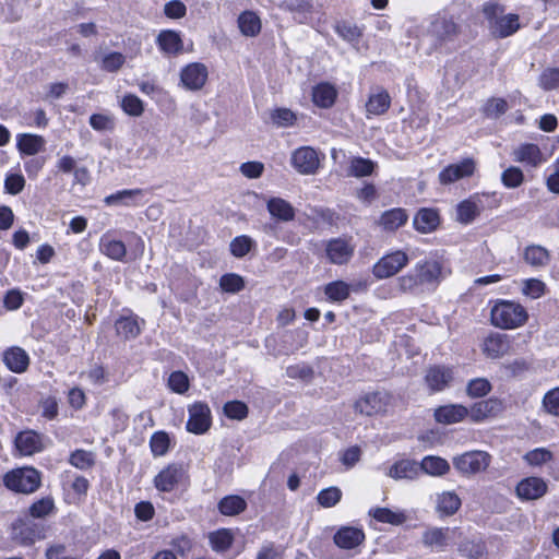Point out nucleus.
Instances as JSON below:
<instances>
[{
	"label": "nucleus",
	"mask_w": 559,
	"mask_h": 559,
	"mask_svg": "<svg viewBox=\"0 0 559 559\" xmlns=\"http://www.w3.org/2000/svg\"><path fill=\"white\" fill-rule=\"evenodd\" d=\"M391 105V97L389 93L379 88L377 92L370 94L368 102L366 104L367 117L369 116H380L388 111Z\"/></svg>",
	"instance_id": "c756f323"
},
{
	"label": "nucleus",
	"mask_w": 559,
	"mask_h": 559,
	"mask_svg": "<svg viewBox=\"0 0 559 559\" xmlns=\"http://www.w3.org/2000/svg\"><path fill=\"white\" fill-rule=\"evenodd\" d=\"M189 419L187 421V430L194 435L205 433L212 423L211 409L207 404L197 402L189 406Z\"/></svg>",
	"instance_id": "9b49d317"
},
{
	"label": "nucleus",
	"mask_w": 559,
	"mask_h": 559,
	"mask_svg": "<svg viewBox=\"0 0 559 559\" xmlns=\"http://www.w3.org/2000/svg\"><path fill=\"white\" fill-rule=\"evenodd\" d=\"M369 515L381 523L391 525H402L406 522L407 515L402 510H391L389 508H373L370 509Z\"/></svg>",
	"instance_id": "c9c22d12"
},
{
	"label": "nucleus",
	"mask_w": 559,
	"mask_h": 559,
	"mask_svg": "<svg viewBox=\"0 0 559 559\" xmlns=\"http://www.w3.org/2000/svg\"><path fill=\"white\" fill-rule=\"evenodd\" d=\"M115 326L118 336L124 340L136 337L141 331L140 319L135 316L121 317L116 321Z\"/></svg>",
	"instance_id": "e433bc0d"
},
{
	"label": "nucleus",
	"mask_w": 559,
	"mask_h": 559,
	"mask_svg": "<svg viewBox=\"0 0 559 559\" xmlns=\"http://www.w3.org/2000/svg\"><path fill=\"white\" fill-rule=\"evenodd\" d=\"M254 245V240L249 236H238L231 240L230 251L236 258H242L250 252Z\"/></svg>",
	"instance_id": "6e6d98bb"
},
{
	"label": "nucleus",
	"mask_w": 559,
	"mask_h": 559,
	"mask_svg": "<svg viewBox=\"0 0 559 559\" xmlns=\"http://www.w3.org/2000/svg\"><path fill=\"white\" fill-rule=\"evenodd\" d=\"M374 163L371 159L364 157H354L349 162L348 176L361 178L372 174Z\"/></svg>",
	"instance_id": "a18cd8bd"
},
{
	"label": "nucleus",
	"mask_w": 559,
	"mask_h": 559,
	"mask_svg": "<svg viewBox=\"0 0 559 559\" xmlns=\"http://www.w3.org/2000/svg\"><path fill=\"white\" fill-rule=\"evenodd\" d=\"M209 71L205 64L193 62L180 71V82L188 91H200L206 83Z\"/></svg>",
	"instance_id": "f8f14e48"
},
{
	"label": "nucleus",
	"mask_w": 559,
	"mask_h": 559,
	"mask_svg": "<svg viewBox=\"0 0 559 559\" xmlns=\"http://www.w3.org/2000/svg\"><path fill=\"white\" fill-rule=\"evenodd\" d=\"M99 250L103 254L115 261H122L127 254L126 245L121 240L111 238L108 234L102 236Z\"/></svg>",
	"instance_id": "2f4dec72"
},
{
	"label": "nucleus",
	"mask_w": 559,
	"mask_h": 559,
	"mask_svg": "<svg viewBox=\"0 0 559 559\" xmlns=\"http://www.w3.org/2000/svg\"><path fill=\"white\" fill-rule=\"evenodd\" d=\"M548 258L547 250L540 246H530L524 251V260L533 266L545 265Z\"/></svg>",
	"instance_id": "3c124183"
},
{
	"label": "nucleus",
	"mask_w": 559,
	"mask_h": 559,
	"mask_svg": "<svg viewBox=\"0 0 559 559\" xmlns=\"http://www.w3.org/2000/svg\"><path fill=\"white\" fill-rule=\"evenodd\" d=\"M461 504V498L454 491H442L436 497V511L440 516L455 514Z\"/></svg>",
	"instance_id": "c85d7f7f"
},
{
	"label": "nucleus",
	"mask_w": 559,
	"mask_h": 559,
	"mask_svg": "<svg viewBox=\"0 0 559 559\" xmlns=\"http://www.w3.org/2000/svg\"><path fill=\"white\" fill-rule=\"evenodd\" d=\"M210 544L215 551H225L233 544V534L229 530L223 528L216 532H212L209 535Z\"/></svg>",
	"instance_id": "de8ad7c7"
},
{
	"label": "nucleus",
	"mask_w": 559,
	"mask_h": 559,
	"mask_svg": "<svg viewBox=\"0 0 559 559\" xmlns=\"http://www.w3.org/2000/svg\"><path fill=\"white\" fill-rule=\"evenodd\" d=\"M219 287L225 293L236 294L245 287V282L240 275L227 273L219 278Z\"/></svg>",
	"instance_id": "5fc2aeb1"
},
{
	"label": "nucleus",
	"mask_w": 559,
	"mask_h": 559,
	"mask_svg": "<svg viewBox=\"0 0 559 559\" xmlns=\"http://www.w3.org/2000/svg\"><path fill=\"white\" fill-rule=\"evenodd\" d=\"M539 86L545 91L559 87V68H546L539 75Z\"/></svg>",
	"instance_id": "13d9d810"
},
{
	"label": "nucleus",
	"mask_w": 559,
	"mask_h": 559,
	"mask_svg": "<svg viewBox=\"0 0 559 559\" xmlns=\"http://www.w3.org/2000/svg\"><path fill=\"white\" fill-rule=\"evenodd\" d=\"M475 171V162L472 158H465L460 163L447 166L439 174V181L442 185H450L460 179L471 177Z\"/></svg>",
	"instance_id": "2eb2a0df"
},
{
	"label": "nucleus",
	"mask_w": 559,
	"mask_h": 559,
	"mask_svg": "<svg viewBox=\"0 0 559 559\" xmlns=\"http://www.w3.org/2000/svg\"><path fill=\"white\" fill-rule=\"evenodd\" d=\"M484 203L478 194L460 202L456 207V219L462 224L472 223L483 211Z\"/></svg>",
	"instance_id": "5701e85b"
},
{
	"label": "nucleus",
	"mask_w": 559,
	"mask_h": 559,
	"mask_svg": "<svg viewBox=\"0 0 559 559\" xmlns=\"http://www.w3.org/2000/svg\"><path fill=\"white\" fill-rule=\"evenodd\" d=\"M337 97V91L334 85L330 83H320L312 90V100L321 108H330L334 105Z\"/></svg>",
	"instance_id": "7c9ffc66"
},
{
	"label": "nucleus",
	"mask_w": 559,
	"mask_h": 559,
	"mask_svg": "<svg viewBox=\"0 0 559 559\" xmlns=\"http://www.w3.org/2000/svg\"><path fill=\"white\" fill-rule=\"evenodd\" d=\"M459 550L468 559H484L487 554L486 545L481 540H467L460 546Z\"/></svg>",
	"instance_id": "09e8293b"
},
{
	"label": "nucleus",
	"mask_w": 559,
	"mask_h": 559,
	"mask_svg": "<svg viewBox=\"0 0 559 559\" xmlns=\"http://www.w3.org/2000/svg\"><path fill=\"white\" fill-rule=\"evenodd\" d=\"M509 346V336L501 332H491L484 341V349H507Z\"/></svg>",
	"instance_id": "0e129e2a"
},
{
	"label": "nucleus",
	"mask_w": 559,
	"mask_h": 559,
	"mask_svg": "<svg viewBox=\"0 0 559 559\" xmlns=\"http://www.w3.org/2000/svg\"><path fill=\"white\" fill-rule=\"evenodd\" d=\"M501 408V401L491 397L474 403L471 409H468V416L473 423H483L489 417L496 416Z\"/></svg>",
	"instance_id": "aec40b11"
},
{
	"label": "nucleus",
	"mask_w": 559,
	"mask_h": 559,
	"mask_svg": "<svg viewBox=\"0 0 559 559\" xmlns=\"http://www.w3.org/2000/svg\"><path fill=\"white\" fill-rule=\"evenodd\" d=\"M436 421L443 425L461 423L468 416V408L461 404H449L435 409Z\"/></svg>",
	"instance_id": "b1692460"
},
{
	"label": "nucleus",
	"mask_w": 559,
	"mask_h": 559,
	"mask_svg": "<svg viewBox=\"0 0 559 559\" xmlns=\"http://www.w3.org/2000/svg\"><path fill=\"white\" fill-rule=\"evenodd\" d=\"M543 407L548 414L559 416V388L551 389L544 395Z\"/></svg>",
	"instance_id": "774afa93"
},
{
	"label": "nucleus",
	"mask_w": 559,
	"mask_h": 559,
	"mask_svg": "<svg viewBox=\"0 0 559 559\" xmlns=\"http://www.w3.org/2000/svg\"><path fill=\"white\" fill-rule=\"evenodd\" d=\"M453 380V369L444 366L430 367L425 376V381L432 392L443 391Z\"/></svg>",
	"instance_id": "a211bd4d"
},
{
	"label": "nucleus",
	"mask_w": 559,
	"mask_h": 559,
	"mask_svg": "<svg viewBox=\"0 0 559 559\" xmlns=\"http://www.w3.org/2000/svg\"><path fill=\"white\" fill-rule=\"evenodd\" d=\"M546 292V284L537 278H527L523 281L522 294L532 298H540Z\"/></svg>",
	"instance_id": "bf43d9fd"
},
{
	"label": "nucleus",
	"mask_w": 559,
	"mask_h": 559,
	"mask_svg": "<svg viewBox=\"0 0 559 559\" xmlns=\"http://www.w3.org/2000/svg\"><path fill=\"white\" fill-rule=\"evenodd\" d=\"M126 61V57L120 52H109L102 58L100 68L107 72L118 71Z\"/></svg>",
	"instance_id": "69168bd1"
},
{
	"label": "nucleus",
	"mask_w": 559,
	"mask_h": 559,
	"mask_svg": "<svg viewBox=\"0 0 559 559\" xmlns=\"http://www.w3.org/2000/svg\"><path fill=\"white\" fill-rule=\"evenodd\" d=\"M513 158L515 162L534 168L539 167L547 160V157L542 153L540 148L533 143H524L519 145L513 151Z\"/></svg>",
	"instance_id": "6ab92c4d"
},
{
	"label": "nucleus",
	"mask_w": 559,
	"mask_h": 559,
	"mask_svg": "<svg viewBox=\"0 0 559 559\" xmlns=\"http://www.w3.org/2000/svg\"><path fill=\"white\" fill-rule=\"evenodd\" d=\"M122 110L132 117H139L144 111V104L143 102L133 94H127L122 97L120 102Z\"/></svg>",
	"instance_id": "603ef678"
},
{
	"label": "nucleus",
	"mask_w": 559,
	"mask_h": 559,
	"mask_svg": "<svg viewBox=\"0 0 559 559\" xmlns=\"http://www.w3.org/2000/svg\"><path fill=\"white\" fill-rule=\"evenodd\" d=\"M187 478V471L181 464H169L155 476L154 485L157 490L169 492L185 484Z\"/></svg>",
	"instance_id": "1a4fd4ad"
},
{
	"label": "nucleus",
	"mask_w": 559,
	"mask_h": 559,
	"mask_svg": "<svg viewBox=\"0 0 559 559\" xmlns=\"http://www.w3.org/2000/svg\"><path fill=\"white\" fill-rule=\"evenodd\" d=\"M459 32V26L452 17L436 15L431 19L425 33L420 38V45L427 48L428 52L438 49L443 44L453 40Z\"/></svg>",
	"instance_id": "f257e3e1"
},
{
	"label": "nucleus",
	"mask_w": 559,
	"mask_h": 559,
	"mask_svg": "<svg viewBox=\"0 0 559 559\" xmlns=\"http://www.w3.org/2000/svg\"><path fill=\"white\" fill-rule=\"evenodd\" d=\"M151 450L154 456H163L169 449V437L164 431L153 433L150 440Z\"/></svg>",
	"instance_id": "4d7b16f0"
},
{
	"label": "nucleus",
	"mask_w": 559,
	"mask_h": 559,
	"mask_svg": "<svg viewBox=\"0 0 559 559\" xmlns=\"http://www.w3.org/2000/svg\"><path fill=\"white\" fill-rule=\"evenodd\" d=\"M334 543L342 549H353L365 540V533L357 527H341L334 535Z\"/></svg>",
	"instance_id": "a878e982"
},
{
	"label": "nucleus",
	"mask_w": 559,
	"mask_h": 559,
	"mask_svg": "<svg viewBox=\"0 0 559 559\" xmlns=\"http://www.w3.org/2000/svg\"><path fill=\"white\" fill-rule=\"evenodd\" d=\"M419 474V463L409 459L397 460L385 472V475L394 480H414Z\"/></svg>",
	"instance_id": "f3484780"
},
{
	"label": "nucleus",
	"mask_w": 559,
	"mask_h": 559,
	"mask_svg": "<svg viewBox=\"0 0 559 559\" xmlns=\"http://www.w3.org/2000/svg\"><path fill=\"white\" fill-rule=\"evenodd\" d=\"M420 472L431 476H443L450 471V464L440 456L428 455L419 463Z\"/></svg>",
	"instance_id": "4c0bfd02"
},
{
	"label": "nucleus",
	"mask_w": 559,
	"mask_h": 559,
	"mask_svg": "<svg viewBox=\"0 0 559 559\" xmlns=\"http://www.w3.org/2000/svg\"><path fill=\"white\" fill-rule=\"evenodd\" d=\"M515 491L521 500H537L547 492V484L540 477L531 476L522 479Z\"/></svg>",
	"instance_id": "dca6fc26"
},
{
	"label": "nucleus",
	"mask_w": 559,
	"mask_h": 559,
	"mask_svg": "<svg viewBox=\"0 0 559 559\" xmlns=\"http://www.w3.org/2000/svg\"><path fill=\"white\" fill-rule=\"evenodd\" d=\"M143 195L144 191L142 189H124L107 195L104 202L109 206H134L140 204Z\"/></svg>",
	"instance_id": "cd10ccee"
},
{
	"label": "nucleus",
	"mask_w": 559,
	"mask_h": 559,
	"mask_svg": "<svg viewBox=\"0 0 559 559\" xmlns=\"http://www.w3.org/2000/svg\"><path fill=\"white\" fill-rule=\"evenodd\" d=\"M46 147L44 136L34 133H19L16 135V148L21 155L34 156Z\"/></svg>",
	"instance_id": "393cba45"
},
{
	"label": "nucleus",
	"mask_w": 559,
	"mask_h": 559,
	"mask_svg": "<svg viewBox=\"0 0 559 559\" xmlns=\"http://www.w3.org/2000/svg\"><path fill=\"white\" fill-rule=\"evenodd\" d=\"M159 49L167 55H177L182 50V40L175 31H163L157 36Z\"/></svg>",
	"instance_id": "f704fd0d"
},
{
	"label": "nucleus",
	"mask_w": 559,
	"mask_h": 559,
	"mask_svg": "<svg viewBox=\"0 0 559 559\" xmlns=\"http://www.w3.org/2000/svg\"><path fill=\"white\" fill-rule=\"evenodd\" d=\"M526 464L534 467L543 466L554 460V453L547 448H536L523 455Z\"/></svg>",
	"instance_id": "49530a36"
},
{
	"label": "nucleus",
	"mask_w": 559,
	"mask_h": 559,
	"mask_svg": "<svg viewBox=\"0 0 559 559\" xmlns=\"http://www.w3.org/2000/svg\"><path fill=\"white\" fill-rule=\"evenodd\" d=\"M491 463V455L485 451H467L453 457L454 468L465 477L485 472Z\"/></svg>",
	"instance_id": "39448f33"
},
{
	"label": "nucleus",
	"mask_w": 559,
	"mask_h": 559,
	"mask_svg": "<svg viewBox=\"0 0 559 559\" xmlns=\"http://www.w3.org/2000/svg\"><path fill=\"white\" fill-rule=\"evenodd\" d=\"M501 180L507 188L514 189L522 185L524 175L519 167L511 166L502 173Z\"/></svg>",
	"instance_id": "052dcab7"
},
{
	"label": "nucleus",
	"mask_w": 559,
	"mask_h": 559,
	"mask_svg": "<svg viewBox=\"0 0 559 559\" xmlns=\"http://www.w3.org/2000/svg\"><path fill=\"white\" fill-rule=\"evenodd\" d=\"M238 26L243 35L255 36L261 29V22L255 13L246 11L239 15Z\"/></svg>",
	"instance_id": "a19ab883"
},
{
	"label": "nucleus",
	"mask_w": 559,
	"mask_h": 559,
	"mask_svg": "<svg viewBox=\"0 0 559 559\" xmlns=\"http://www.w3.org/2000/svg\"><path fill=\"white\" fill-rule=\"evenodd\" d=\"M455 533L451 527H428L421 535V543L432 551L442 552L454 543Z\"/></svg>",
	"instance_id": "6e6552de"
},
{
	"label": "nucleus",
	"mask_w": 559,
	"mask_h": 559,
	"mask_svg": "<svg viewBox=\"0 0 559 559\" xmlns=\"http://www.w3.org/2000/svg\"><path fill=\"white\" fill-rule=\"evenodd\" d=\"M508 109V104L503 98H490L483 107V112L489 118H498Z\"/></svg>",
	"instance_id": "e2e57ef3"
},
{
	"label": "nucleus",
	"mask_w": 559,
	"mask_h": 559,
	"mask_svg": "<svg viewBox=\"0 0 559 559\" xmlns=\"http://www.w3.org/2000/svg\"><path fill=\"white\" fill-rule=\"evenodd\" d=\"M354 249L348 240L337 238L328 242L325 251L331 263L344 264L350 260Z\"/></svg>",
	"instance_id": "412c9836"
},
{
	"label": "nucleus",
	"mask_w": 559,
	"mask_h": 559,
	"mask_svg": "<svg viewBox=\"0 0 559 559\" xmlns=\"http://www.w3.org/2000/svg\"><path fill=\"white\" fill-rule=\"evenodd\" d=\"M341 499L342 490L335 486L320 490L317 496V501L322 508H332L336 506Z\"/></svg>",
	"instance_id": "8fccbe9b"
},
{
	"label": "nucleus",
	"mask_w": 559,
	"mask_h": 559,
	"mask_svg": "<svg viewBox=\"0 0 559 559\" xmlns=\"http://www.w3.org/2000/svg\"><path fill=\"white\" fill-rule=\"evenodd\" d=\"M399 287L405 293H418L426 288L419 274L413 267L407 274L397 278Z\"/></svg>",
	"instance_id": "37998d69"
},
{
	"label": "nucleus",
	"mask_w": 559,
	"mask_h": 559,
	"mask_svg": "<svg viewBox=\"0 0 559 559\" xmlns=\"http://www.w3.org/2000/svg\"><path fill=\"white\" fill-rule=\"evenodd\" d=\"M439 224V212L435 209H420L413 219L414 228L421 234L432 233Z\"/></svg>",
	"instance_id": "bb28decb"
},
{
	"label": "nucleus",
	"mask_w": 559,
	"mask_h": 559,
	"mask_svg": "<svg viewBox=\"0 0 559 559\" xmlns=\"http://www.w3.org/2000/svg\"><path fill=\"white\" fill-rule=\"evenodd\" d=\"M414 267L426 288H435L442 278V263L435 257L417 262Z\"/></svg>",
	"instance_id": "ddd939ff"
},
{
	"label": "nucleus",
	"mask_w": 559,
	"mask_h": 559,
	"mask_svg": "<svg viewBox=\"0 0 559 559\" xmlns=\"http://www.w3.org/2000/svg\"><path fill=\"white\" fill-rule=\"evenodd\" d=\"M292 166L301 175H313L320 167L317 151L311 146H301L292 153Z\"/></svg>",
	"instance_id": "9d476101"
},
{
	"label": "nucleus",
	"mask_w": 559,
	"mask_h": 559,
	"mask_svg": "<svg viewBox=\"0 0 559 559\" xmlns=\"http://www.w3.org/2000/svg\"><path fill=\"white\" fill-rule=\"evenodd\" d=\"M324 294L332 301H343L350 294V285L344 281H335L325 285Z\"/></svg>",
	"instance_id": "c03bdc74"
},
{
	"label": "nucleus",
	"mask_w": 559,
	"mask_h": 559,
	"mask_svg": "<svg viewBox=\"0 0 559 559\" xmlns=\"http://www.w3.org/2000/svg\"><path fill=\"white\" fill-rule=\"evenodd\" d=\"M25 187V178L22 174H8L4 179V191L9 194L16 195L23 191Z\"/></svg>",
	"instance_id": "338daca9"
},
{
	"label": "nucleus",
	"mask_w": 559,
	"mask_h": 559,
	"mask_svg": "<svg viewBox=\"0 0 559 559\" xmlns=\"http://www.w3.org/2000/svg\"><path fill=\"white\" fill-rule=\"evenodd\" d=\"M408 215L403 209L385 211L379 221L380 226L386 231H394L406 224Z\"/></svg>",
	"instance_id": "72a5a7b5"
},
{
	"label": "nucleus",
	"mask_w": 559,
	"mask_h": 559,
	"mask_svg": "<svg viewBox=\"0 0 559 559\" xmlns=\"http://www.w3.org/2000/svg\"><path fill=\"white\" fill-rule=\"evenodd\" d=\"M14 443L19 453L24 456L33 455L44 449L41 437L33 430L21 431L15 437Z\"/></svg>",
	"instance_id": "4be33fe9"
},
{
	"label": "nucleus",
	"mask_w": 559,
	"mask_h": 559,
	"mask_svg": "<svg viewBox=\"0 0 559 559\" xmlns=\"http://www.w3.org/2000/svg\"><path fill=\"white\" fill-rule=\"evenodd\" d=\"M490 319L495 326L511 330L524 325L528 313L521 304L501 299L492 306Z\"/></svg>",
	"instance_id": "f03ea898"
},
{
	"label": "nucleus",
	"mask_w": 559,
	"mask_h": 559,
	"mask_svg": "<svg viewBox=\"0 0 559 559\" xmlns=\"http://www.w3.org/2000/svg\"><path fill=\"white\" fill-rule=\"evenodd\" d=\"M392 400V395L384 391L368 393L356 401L355 409L367 416L382 414L391 406Z\"/></svg>",
	"instance_id": "423d86ee"
},
{
	"label": "nucleus",
	"mask_w": 559,
	"mask_h": 559,
	"mask_svg": "<svg viewBox=\"0 0 559 559\" xmlns=\"http://www.w3.org/2000/svg\"><path fill=\"white\" fill-rule=\"evenodd\" d=\"M483 12L489 21L492 34L497 37L511 36L520 28L519 15L511 13L503 15L504 9L498 3H485Z\"/></svg>",
	"instance_id": "7ed1b4c3"
},
{
	"label": "nucleus",
	"mask_w": 559,
	"mask_h": 559,
	"mask_svg": "<svg viewBox=\"0 0 559 559\" xmlns=\"http://www.w3.org/2000/svg\"><path fill=\"white\" fill-rule=\"evenodd\" d=\"M266 207L272 217L283 222H290L295 217V209L293 205L282 198H271Z\"/></svg>",
	"instance_id": "473e14b6"
},
{
	"label": "nucleus",
	"mask_w": 559,
	"mask_h": 559,
	"mask_svg": "<svg viewBox=\"0 0 559 559\" xmlns=\"http://www.w3.org/2000/svg\"><path fill=\"white\" fill-rule=\"evenodd\" d=\"M491 391V384L486 378L472 379L466 386V393L473 399L484 397Z\"/></svg>",
	"instance_id": "864d4df0"
},
{
	"label": "nucleus",
	"mask_w": 559,
	"mask_h": 559,
	"mask_svg": "<svg viewBox=\"0 0 559 559\" xmlns=\"http://www.w3.org/2000/svg\"><path fill=\"white\" fill-rule=\"evenodd\" d=\"M3 484L11 491L29 495L40 487L41 474L34 467L14 468L4 475Z\"/></svg>",
	"instance_id": "20e7f679"
},
{
	"label": "nucleus",
	"mask_w": 559,
	"mask_h": 559,
	"mask_svg": "<svg viewBox=\"0 0 559 559\" xmlns=\"http://www.w3.org/2000/svg\"><path fill=\"white\" fill-rule=\"evenodd\" d=\"M13 537L23 545H32L46 537V530L44 525L21 520L13 525Z\"/></svg>",
	"instance_id": "4468645a"
},
{
	"label": "nucleus",
	"mask_w": 559,
	"mask_h": 559,
	"mask_svg": "<svg viewBox=\"0 0 559 559\" xmlns=\"http://www.w3.org/2000/svg\"><path fill=\"white\" fill-rule=\"evenodd\" d=\"M247 508L246 500L237 495L226 496L218 502V510L222 514L234 516L243 512Z\"/></svg>",
	"instance_id": "58836bf2"
},
{
	"label": "nucleus",
	"mask_w": 559,
	"mask_h": 559,
	"mask_svg": "<svg viewBox=\"0 0 559 559\" xmlns=\"http://www.w3.org/2000/svg\"><path fill=\"white\" fill-rule=\"evenodd\" d=\"M408 255L396 250L382 257L372 267V274L378 280H384L397 274L408 263Z\"/></svg>",
	"instance_id": "0eeeda50"
},
{
	"label": "nucleus",
	"mask_w": 559,
	"mask_h": 559,
	"mask_svg": "<svg viewBox=\"0 0 559 559\" xmlns=\"http://www.w3.org/2000/svg\"><path fill=\"white\" fill-rule=\"evenodd\" d=\"M3 361L11 371L21 373L26 370L29 358L26 352H4Z\"/></svg>",
	"instance_id": "79ce46f5"
},
{
	"label": "nucleus",
	"mask_w": 559,
	"mask_h": 559,
	"mask_svg": "<svg viewBox=\"0 0 559 559\" xmlns=\"http://www.w3.org/2000/svg\"><path fill=\"white\" fill-rule=\"evenodd\" d=\"M90 126L98 132L111 131L115 128V119L110 115L94 114L90 117Z\"/></svg>",
	"instance_id": "680f3d73"
},
{
	"label": "nucleus",
	"mask_w": 559,
	"mask_h": 559,
	"mask_svg": "<svg viewBox=\"0 0 559 559\" xmlns=\"http://www.w3.org/2000/svg\"><path fill=\"white\" fill-rule=\"evenodd\" d=\"M56 513L52 497H44L33 502L28 508V514L33 519H45Z\"/></svg>",
	"instance_id": "ea45409f"
}]
</instances>
